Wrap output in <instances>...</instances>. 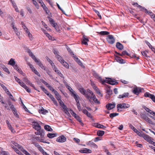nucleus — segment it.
Listing matches in <instances>:
<instances>
[{"instance_id":"obj_1","label":"nucleus","mask_w":155,"mask_h":155,"mask_svg":"<svg viewBox=\"0 0 155 155\" xmlns=\"http://www.w3.org/2000/svg\"><path fill=\"white\" fill-rule=\"evenodd\" d=\"M78 88L80 92L90 101V99H92V96L94 94V93L89 89L85 90L81 86H78Z\"/></svg>"},{"instance_id":"obj_2","label":"nucleus","mask_w":155,"mask_h":155,"mask_svg":"<svg viewBox=\"0 0 155 155\" xmlns=\"http://www.w3.org/2000/svg\"><path fill=\"white\" fill-rule=\"evenodd\" d=\"M28 52L29 54V55L35 61L37 64L42 69L45 70V68L39 59H37L32 52L29 49H28Z\"/></svg>"},{"instance_id":"obj_3","label":"nucleus","mask_w":155,"mask_h":155,"mask_svg":"<svg viewBox=\"0 0 155 155\" xmlns=\"http://www.w3.org/2000/svg\"><path fill=\"white\" fill-rule=\"evenodd\" d=\"M130 105L125 103L118 104L117 106V110L119 111L120 109H126L130 107Z\"/></svg>"},{"instance_id":"obj_4","label":"nucleus","mask_w":155,"mask_h":155,"mask_svg":"<svg viewBox=\"0 0 155 155\" xmlns=\"http://www.w3.org/2000/svg\"><path fill=\"white\" fill-rule=\"evenodd\" d=\"M104 81L106 83H109L112 85H114L118 83L116 82V80L110 78H106Z\"/></svg>"},{"instance_id":"obj_5","label":"nucleus","mask_w":155,"mask_h":155,"mask_svg":"<svg viewBox=\"0 0 155 155\" xmlns=\"http://www.w3.org/2000/svg\"><path fill=\"white\" fill-rule=\"evenodd\" d=\"M106 39L108 43L111 44H114L115 41V39L112 35H108Z\"/></svg>"},{"instance_id":"obj_6","label":"nucleus","mask_w":155,"mask_h":155,"mask_svg":"<svg viewBox=\"0 0 155 155\" xmlns=\"http://www.w3.org/2000/svg\"><path fill=\"white\" fill-rule=\"evenodd\" d=\"M33 128L37 130H40L41 129L40 125L36 122H33L32 123Z\"/></svg>"},{"instance_id":"obj_7","label":"nucleus","mask_w":155,"mask_h":155,"mask_svg":"<svg viewBox=\"0 0 155 155\" xmlns=\"http://www.w3.org/2000/svg\"><path fill=\"white\" fill-rule=\"evenodd\" d=\"M8 104L10 106V108L12 109L14 115L18 116L16 109L14 108V105L11 104V103L10 102H9Z\"/></svg>"},{"instance_id":"obj_8","label":"nucleus","mask_w":155,"mask_h":155,"mask_svg":"<svg viewBox=\"0 0 155 155\" xmlns=\"http://www.w3.org/2000/svg\"><path fill=\"white\" fill-rule=\"evenodd\" d=\"M66 138L63 135H62L58 137L56 139V141L59 142L63 143L66 141Z\"/></svg>"},{"instance_id":"obj_9","label":"nucleus","mask_w":155,"mask_h":155,"mask_svg":"<svg viewBox=\"0 0 155 155\" xmlns=\"http://www.w3.org/2000/svg\"><path fill=\"white\" fill-rule=\"evenodd\" d=\"M142 89L140 87H136L134 88L132 92L134 94L138 95L141 92Z\"/></svg>"},{"instance_id":"obj_10","label":"nucleus","mask_w":155,"mask_h":155,"mask_svg":"<svg viewBox=\"0 0 155 155\" xmlns=\"http://www.w3.org/2000/svg\"><path fill=\"white\" fill-rule=\"evenodd\" d=\"M35 134L37 135H40L41 138L44 137L45 135L44 131L41 129L40 130H37V131L35 132Z\"/></svg>"},{"instance_id":"obj_11","label":"nucleus","mask_w":155,"mask_h":155,"mask_svg":"<svg viewBox=\"0 0 155 155\" xmlns=\"http://www.w3.org/2000/svg\"><path fill=\"white\" fill-rule=\"evenodd\" d=\"M115 106V103H108L107 104L106 107L108 110H111L114 108Z\"/></svg>"},{"instance_id":"obj_12","label":"nucleus","mask_w":155,"mask_h":155,"mask_svg":"<svg viewBox=\"0 0 155 155\" xmlns=\"http://www.w3.org/2000/svg\"><path fill=\"white\" fill-rule=\"evenodd\" d=\"M132 5L135 7H137L138 8L140 11H143L145 9L144 7L139 5L137 2H133L132 3Z\"/></svg>"},{"instance_id":"obj_13","label":"nucleus","mask_w":155,"mask_h":155,"mask_svg":"<svg viewBox=\"0 0 155 155\" xmlns=\"http://www.w3.org/2000/svg\"><path fill=\"white\" fill-rule=\"evenodd\" d=\"M86 144L87 145L89 146L90 147L95 149L97 148L98 147L96 144L91 141H89L86 143Z\"/></svg>"},{"instance_id":"obj_14","label":"nucleus","mask_w":155,"mask_h":155,"mask_svg":"<svg viewBox=\"0 0 155 155\" xmlns=\"http://www.w3.org/2000/svg\"><path fill=\"white\" fill-rule=\"evenodd\" d=\"M48 18L50 23L52 25V26L55 28V29L57 30L56 28L57 24L54 22V20L50 17H48Z\"/></svg>"},{"instance_id":"obj_15","label":"nucleus","mask_w":155,"mask_h":155,"mask_svg":"<svg viewBox=\"0 0 155 155\" xmlns=\"http://www.w3.org/2000/svg\"><path fill=\"white\" fill-rule=\"evenodd\" d=\"M89 40L87 38V36L85 35L83 36V38L82 40V43L85 45H87V42Z\"/></svg>"},{"instance_id":"obj_16","label":"nucleus","mask_w":155,"mask_h":155,"mask_svg":"<svg viewBox=\"0 0 155 155\" xmlns=\"http://www.w3.org/2000/svg\"><path fill=\"white\" fill-rule=\"evenodd\" d=\"M79 151L81 153H91L92 152V151L91 150L86 148H84L83 149L80 150Z\"/></svg>"},{"instance_id":"obj_17","label":"nucleus","mask_w":155,"mask_h":155,"mask_svg":"<svg viewBox=\"0 0 155 155\" xmlns=\"http://www.w3.org/2000/svg\"><path fill=\"white\" fill-rule=\"evenodd\" d=\"M143 11L144 12L150 15L151 18H155V15L154 14H153L150 11H148L145 8L144 10Z\"/></svg>"},{"instance_id":"obj_18","label":"nucleus","mask_w":155,"mask_h":155,"mask_svg":"<svg viewBox=\"0 0 155 155\" xmlns=\"http://www.w3.org/2000/svg\"><path fill=\"white\" fill-rule=\"evenodd\" d=\"M93 126L96 127H98V128H102L103 129H105L106 128V127L104 126V125L98 123H94L93 125Z\"/></svg>"},{"instance_id":"obj_19","label":"nucleus","mask_w":155,"mask_h":155,"mask_svg":"<svg viewBox=\"0 0 155 155\" xmlns=\"http://www.w3.org/2000/svg\"><path fill=\"white\" fill-rule=\"evenodd\" d=\"M143 108L147 112L149 113L152 115L155 116V112H154L152 111L145 106Z\"/></svg>"},{"instance_id":"obj_20","label":"nucleus","mask_w":155,"mask_h":155,"mask_svg":"<svg viewBox=\"0 0 155 155\" xmlns=\"http://www.w3.org/2000/svg\"><path fill=\"white\" fill-rule=\"evenodd\" d=\"M116 47L118 49L120 50H122L124 48L123 45L119 42L116 43Z\"/></svg>"},{"instance_id":"obj_21","label":"nucleus","mask_w":155,"mask_h":155,"mask_svg":"<svg viewBox=\"0 0 155 155\" xmlns=\"http://www.w3.org/2000/svg\"><path fill=\"white\" fill-rule=\"evenodd\" d=\"M61 107L63 108V109L64 111V112L66 114H69L68 110V108L64 104H63L62 106H61Z\"/></svg>"},{"instance_id":"obj_22","label":"nucleus","mask_w":155,"mask_h":155,"mask_svg":"<svg viewBox=\"0 0 155 155\" xmlns=\"http://www.w3.org/2000/svg\"><path fill=\"white\" fill-rule=\"evenodd\" d=\"M128 95L129 93L128 92L124 93L123 94L119 95L118 97V98L121 99L124 97H128Z\"/></svg>"},{"instance_id":"obj_23","label":"nucleus","mask_w":155,"mask_h":155,"mask_svg":"<svg viewBox=\"0 0 155 155\" xmlns=\"http://www.w3.org/2000/svg\"><path fill=\"white\" fill-rule=\"evenodd\" d=\"M47 136L49 138H52L54 137H56L57 136V134L55 133H48L47 134Z\"/></svg>"},{"instance_id":"obj_24","label":"nucleus","mask_w":155,"mask_h":155,"mask_svg":"<svg viewBox=\"0 0 155 155\" xmlns=\"http://www.w3.org/2000/svg\"><path fill=\"white\" fill-rule=\"evenodd\" d=\"M154 96V95L151 94L148 92H146L144 94V96L145 97H149L151 98V100L152 98H153V97Z\"/></svg>"},{"instance_id":"obj_25","label":"nucleus","mask_w":155,"mask_h":155,"mask_svg":"<svg viewBox=\"0 0 155 155\" xmlns=\"http://www.w3.org/2000/svg\"><path fill=\"white\" fill-rule=\"evenodd\" d=\"M74 58V60L77 62L78 64L81 66H82L83 65L81 61L78 59V58L76 56L74 55L73 56V57Z\"/></svg>"},{"instance_id":"obj_26","label":"nucleus","mask_w":155,"mask_h":155,"mask_svg":"<svg viewBox=\"0 0 155 155\" xmlns=\"http://www.w3.org/2000/svg\"><path fill=\"white\" fill-rule=\"evenodd\" d=\"M66 87L68 89V90L70 91V92L72 94H73L75 92L73 91V90L72 89L71 87H70L69 85H68L67 83L66 84H65Z\"/></svg>"},{"instance_id":"obj_27","label":"nucleus","mask_w":155,"mask_h":155,"mask_svg":"<svg viewBox=\"0 0 155 155\" xmlns=\"http://www.w3.org/2000/svg\"><path fill=\"white\" fill-rule=\"evenodd\" d=\"M54 93L56 96V98L58 100V101H59L61 100V97L58 92L56 91H54Z\"/></svg>"},{"instance_id":"obj_28","label":"nucleus","mask_w":155,"mask_h":155,"mask_svg":"<svg viewBox=\"0 0 155 155\" xmlns=\"http://www.w3.org/2000/svg\"><path fill=\"white\" fill-rule=\"evenodd\" d=\"M44 128L45 130L48 131H52L53 130L51 127L48 125H45L44 126Z\"/></svg>"},{"instance_id":"obj_29","label":"nucleus","mask_w":155,"mask_h":155,"mask_svg":"<svg viewBox=\"0 0 155 155\" xmlns=\"http://www.w3.org/2000/svg\"><path fill=\"white\" fill-rule=\"evenodd\" d=\"M62 65L67 68H69V65L64 60L61 62Z\"/></svg>"},{"instance_id":"obj_30","label":"nucleus","mask_w":155,"mask_h":155,"mask_svg":"<svg viewBox=\"0 0 155 155\" xmlns=\"http://www.w3.org/2000/svg\"><path fill=\"white\" fill-rule=\"evenodd\" d=\"M92 99L94 101L95 103L99 104L100 103V102L96 98L95 95L94 94L92 97Z\"/></svg>"},{"instance_id":"obj_31","label":"nucleus","mask_w":155,"mask_h":155,"mask_svg":"<svg viewBox=\"0 0 155 155\" xmlns=\"http://www.w3.org/2000/svg\"><path fill=\"white\" fill-rule=\"evenodd\" d=\"M97 33L102 35H108L110 33L109 32L107 31H101V32H98Z\"/></svg>"},{"instance_id":"obj_32","label":"nucleus","mask_w":155,"mask_h":155,"mask_svg":"<svg viewBox=\"0 0 155 155\" xmlns=\"http://www.w3.org/2000/svg\"><path fill=\"white\" fill-rule=\"evenodd\" d=\"M15 62L14 59L13 58H11L10 61H9L8 64H10L12 66H14L15 64Z\"/></svg>"},{"instance_id":"obj_33","label":"nucleus","mask_w":155,"mask_h":155,"mask_svg":"<svg viewBox=\"0 0 155 155\" xmlns=\"http://www.w3.org/2000/svg\"><path fill=\"white\" fill-rule=\"evenodd\" d=\"M39 112L40 113L42 114H45L48 112V111L44 109H41L39 110Z\"/></svg>"},{"instance_id":"obj_34","label":"nucleus","mask_w":155,"mask_h":155,"mask_svg":"<svg viewBox=\"0 0 155 155\" xmlns=\"http://www.w3.org/2000/svg\"><path fill=\"white\" fill-rule=\"evenodd\" d=\"M104 133V132L103 130H98L97 132V134L98 136H102Z\"/></svg>"},{"instance_id":"obj_35","label":"nucleus","mask_w":155,"mask_h":155,"mask_svg":"<svg viewBox=\"0 0 155 155\" xmlns=\"http://www.w3.org/2000/svg\"><path fill=\"white\" fill-rule=\"evenodd\" d=\"M116 60L118 62L120 63H125V62L124 61V60L120 57H117L116 58Z\"/></svg>"},{"instance_id":"obj_36","label":"nucleus","mask_w":155,"mask_h":155,"mask_svg":"<svg viewBox=\"0 0 155 155\" xmlns=\"http://www.w3.org/2000/svg\"><path fill=\"white\" fill-rule=\"evenodd\" d=\"M24 81L26 84L30 85L31 86H33V84H32L30 81L27 78H24Z\"/></svg>"},{"instance_id":"obj_37","label":"nucleus","mask_w":155,"mask_h":155,"mask_svg":"<svg viewBox=\"0 0 155 155\" xmlns=\"http://www.w3.org/2000/svg\"><path fill=\"white\" fill-rule=\"evenodd\" d=\"M78 121L81 125L82 126H83L84 125V124L82 122V120H81V119L80 117H74Z\"/></svg>"},{"instance_id":"obj_38","label":"nucleus","mask_w":155,"mask_h":155,"mask_svg":"<svg viewBox=\"0 0 155 155\" xmlns=\"http://www.w3.org/2000/svg\"><path fill=\"white\" fill-rule=\"evenodd\" d=\"M117 54H118L119 55H120V56H124V55H129V54L127 53V52L125 51H123L121 54H119L117 52H116Z\"/></svg>"},{"instance_id":"obj_39","label":"nucleus","mask_w":155,"mask_h":155,"mask_svg":"<svg viewBox=\"0 0 155 155\" xmlns=\"http://www.w3.org/2000/svg\"><path fill=\"white\" fill-rule=\"evenodd\" d=\"M56 57L58 61L61 63L64 60L62 58L59 54H58V55L56 56Z\"/></svg>"},{"instance_id":"obj_40","label":"nucleus","mask_w":155,"mask_h":155,"mask_svg":"<svg viewBox=\"0 0 155 155\" xmlns=\"http://www.w3.org/2000/svg\"><path fill=\"white\" fill-rule=\"evenodd\" d=\"M1 103L2 104H3V106L7 110H10V107H9V106L7 104L4 103L3 101H2Z\"/></svg>"},{"instance_id":"obj_41","label":"nucleus","mask_w":155,"mask_h":155,"mask_svg":"<svg viewBox=\"0 0 155 155\" xmlns=\"http://www.w3.org/2000/svg\"><path fill=\"white\" fill-rule=\"evenodd\" d=\"M2 68L5 72H6L8 74H10V72L8 69L5 66L3 65L2 66Z\"/></svg>"},{"instance_id":"obj_42","label":"nucleus","mask_w":155,"mask_h":155,"mask_svg":"<svg viewBox=\"0 0 155 155\" xmlns=\"http://www.w3.org/2000/svg\"><path fill=\"white\" fill-rule=\"evenodd\" d=\"M143 138L146 140L148 142L151 137H149L148 135L145 134L143 136Z\"/></svg>"},{"instance_id":"obj_43","label":"nucleus","mask_w":155,"mask_h":155,"mask_svg":"<svg viewBox=\"0 0 155 155\" xmlns=\"http://www.w3.org/2000/svg\"><path fill=\"white\" fill-rule=\"evenodd\" d=\"M97 78L99 80H100V81H101L102 84H104V83H106V82L104 81L105 80H103L101 77L97 75Z\"/></svg>"},{"instance_id":"obj_44","label":"nucleus","mask_w":155,"mask_h":155,"mask_svg":"<svg viewBox=\"0 0 155 155\" xmlns=\"http://www.w3.org/2000/svg\"><path fill=\"white\" fill-rule=\"evenodd\" d=\"M41 90H42V91L47 94H49V92L45 88V87H43L42 86H41Z\"/></svg>"},{"instance_id":"obj_45","label":"nucleus","mask_w":155,"mask_h":155,"mask_svg":"<svg viewBox=\"0 0 155 155\" xmlns=\"http://www.w3.org/2000/svg\"><path fill=\"white\" fill-rule=\"evenodd\" d=\"M67 49V50H68V51L71 54L73 57V56H74V54L73 52L72 51L71 49L70 48L68 47L67 46L66 47Z\"/></svg>"},{"instance_id":"obj_46","label":"nucleus","mask_w":155,"mask_h":155,"mask_svg":"<svg viewBox=\"0 0 155 155\" xmlns=\"http://www.w3.org/2000/svg\"><path fill=\"white\" fill-rule=\"evenodd\" d=\"M137 134L139 136L141 137H143V136L145 135V134L142 132L141 131L140 132L138 131L137 133Z\"/></svg>"},{"instance_id":"obj_47","label":"nucleus","mask_w":155,"mask_h":155,"mask_svg":"<svg viewBox=\"0 0 155 155\" xmlns=\"http://www.w3.org/2000/svg\"><path fill=\"white\" fill-rule=\"evenodd\" d=\"M26 33L28 34V36L30 40H32L33 39V37L32 35L31 34L29 31H28L26 32Z\"/></svg>"},{"instance_id":"obj_48","label":"nucleus","mask_w":155,"mask_h":155,"mask_svg":"<svg viewBox=\"0 0 155 155\" xmlns=\"http://www.w3.org/2000/svg\"><path fill=\"white\" fill-rule=\"evenodd\" d=\"M72 95L74 97L75 100H76V99H80L79 96L76 94L75 92L72 94Z\"/></svg>"},{"instance_id":"obj_49","label":"nucleus","mask_w":155,"mask_h":155,"mask_svg":"<svg viewBox=\"0 0 155 155\" xmlns=\"http://www.w3.org/2000/svg\"><path fill=\"white\" fill-rule=\"evenodd\" d=\"M33 2L34 5H35L36 8L37 9H38L39 8V6L38 5V4L37 2L35 0L33 1Z\"/></svg>"},{"instance_id":"obj_50","label":"nucleus","mask_w":155,"mask_h":155,"mask_svg":"<svg viewBox=\"0 0 155 155\" xmlns=\"http://www.w3.org/2000/svg\"><path fill=\"white\" fill-rule=\"evenodd\" d=\"M27 64L28 66H29L30 68L31 69L32 71L34 70V69H35V68L29 62L27 63Z\"/></svg>"},{"instance_id":"obj_51","label":"nucleus","mask_w":155,"mask_h":155,"mask_svg":"<svg viewBox=\"0 0 155 155\" xmlns=\"http://www.w3.org/2000/svg\"><path fill=\"white\" fill-rule=\"evenodd\" d=\"M69 113H70L73 116H76V114L72 110H70L68 111ZM69 114H68L67 115Z\"/></svg>"},{"instance_id":"obj_52","label":"nucleus","mask_w":155,"mask_h":155,"mask_svg":"<svg viewBox=\"0 0 155 155\" xmlns=\"http://www.w3.org/2000/svg\"><path fill=\"white\" fill-rule=\"evenodd\" d=\"M45 34L50 40H54V39H53V38H52V37L51 35H50L47 32H45Z\"/></svg>"},{"instance_id":"obj_53","label":"nucleus","mask_w":155,"mask_h":155,"mask_svg":"<svg viewBox=\"0 0 155 155\" xmlns=\"http://www.w3.org/2000/svg\"><path fill=\"white\" fill-rule=\"evenodd\" d=\"M82 111L83 113L87 115V116H89L90 115V113H89L87 110H82Z\"/></svg>"},{"instance_id":"obj_54","label":"nucleus","mask_w":155,"mask_h":155,"mask_svg":"<svg viewBox=\"0 0 155 155\" xmlns=\"http://www.w3.org/2000/svg\"><path fill=\"white\" fill-rule=\"evenodd\" d=\"M141 54L142 55L145 57H147V53H148V52L147 51H141Z\"/></svg>"},{"instance_id":"obj_55","label":"nucleus","mask_w":155,"mask_h":155,"mask_svg":"<svg viewBox=\"0 0 155 155\" xmlns=\"http://www.w3.org/2000/svg\"><path fill=\"white\" fill-rule=\"evenodd\" d=\"M93 10H94V11L97 14L98 16L100 18V19H101L102 17H101V15L100 14L99 12L98 11L95 10V9H94Z\"/></svg>"},{"instance_id":"obj_56","label":"nucleus","mask_w":155,"mask_h":155,"mask_svg":"<svg viewBox=\"0 0 155 155\" xmlns=\"http://www.w3.org/2000/svg\"><path fill=\"white\" fill-rule=\"evenodd\" d=\"M56 73L61 77L63 78H64V77L63 76V75L62 74H61V72L60 71L58 70V71H57L56 72Z\"/></svg>"},{"instance_id":"obj_57","label":"nucleus","mask_w":155,"mask_h":155,"mask_svg":"<svg viewBox=\"0 0 155 155\" xmlns=\"http://www.w3.org/2000/svg\"><path fill=\"white\" fill-rule=\"evenodd\" d=\"M43 9L44 10L45 12H46V14H48L49 12V10L48 8H47V6H45L43 8Z\"/></svg>"},{"instance_id":"obj_58","label":"nucleus","mask_w":155,"mask_h":155,"mask_svg":"<svg viewBox=\"0 0 155 155\" xmlns=\"http://www.w3.org/2000/svg\"><path fill=\"white\" fill-rule=\"evenodd\" d=\"M47 86L50 89V90L52 91L53 92H54L55 91H56V90H54L50 84H48Z\"/></svg>"},{"instance_id":"obj_59","label":"nucleus","mask_w":155,"mask_h":155,"mask_svg":"<svg viewBox=\"0 0 155 155\" xmlns=\"http://www.w3.org/2000/svg\"><path fill=\"white\" fill-rule=\"evenodd\" d=\"M107 94H109L110 95L112 94V91L111 90L110 88H109L107 89Z\"/></svg>"},{"instance_id":"obj_60","label":"nucleus","mask_w":155,"mask_h":155,"mask_svg":"<svg viewBox=\"0 0 155 155\" xmlns=\"http://www.w3.org/2000/svg\"><path fill=\"white\" fill-rule=\"evenodd\" d=\"M0 85L5 91H6L8 89L7 87L4 85L0 83Z\"/></svg>"},{"instance_id":"obj_61","label":"nucleus","mask_w":155,"mask_h":155,"mask_svg":"<svg viewBox=\"0 0 155 155\" xmlns=\"http://www.w3.org/2000/svg\"><path fill=\"white\" fill-rule=\"evenodd\" d=\"M0 154L1 155H8V153L7 152L2 151L1 152Z\"/></svg>"},{"instance_id":"obj_62","label":"nucleus","mask_w":155,"mask_h":155,"mask_svg":"<svg viewBox=\"0 0 155 155\" xmlns=\"http://www.w3.org/2000/svg\"><path fill=\"white\" fill-rule=\"evenodd\" d=\"M33 71L38 76H40V75L39 72L35 69L33 70Z\"/></svg>"},{"instance_id":"obj_63","label":"nucleus","mask_w":155,"mask_h":155,"mask_svg":"<svg viewBox=\"0 0 155 155\" xmlns=\"http://www.w3.org/2000/svg\"><path fill=\"white\" fill-rule=\"evenodd\" d=\"M38 148V150L42 153V154L45 151L41 146H40Z\"/></svg>"},{"instance_id":"obj_64","label":"nucleus","mask_w":155,"mask_h":155,"mask_svg":"<svg viewBox=\"0 0 155 155\" xmlns=\"http://www.w3.org/2000/svg\"><path fill=\"white\" fill-rule=\"evenodd\" d=\"M73 140L76 143H78L80 142V140L77 138H73Z\"/></svg>"}]
</instances>
